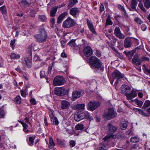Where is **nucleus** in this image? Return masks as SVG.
<instances>
[{"label":"nucleus","instance_id":"nucleus-15","mask_svg":"<svg viewBox=\"0 0 150 150\" xmlns=\"http://www.w3.org/2000/svg\"><path fill=\"white\" fill-rule=\"evenodd\" d=\"M70 103L66 100H63L61 102V108L62 110L68 109L70 106Z\"/></svg>","mask_w":150,"mask_h":150},{"label":"nucleus","instance_id":"nucleus-44","mask_svg":"<svg viewBox=\"0 0 150 150\" xmlns=\"http://www.w3.org/2000/svg\"><path fill=\"white\" fill-rule=\"evenodd\" d=\"M76 130H82L84 128V126L83 125L81 124H77L75 127Z\"/></svg>","mask_w":150,"mask_h":150},{"label":"nucleus","instance_id":"nucleus-48","mask_svg":"<svg viewBox=\"0 0 150 150\" xmlns=\"http://www.w3.org/2000/svg\"><path fill=\"white\" fill-rule=\"evenodd\" d=\"M75 41V40L72 39L67 44L71 47H74L76 45Z\"/></svg>","mask_w":150,"mask_h":150},{"label":"nucleus","instance_id":"nucleus-8","mask_svg":"<svg viewBox=\"0 0 150 150\" xmlns=\"http://www.w3.org/2000/svg\"><path fill=\"white\" fill-rule=\"evenodd\" d=\"M100 103L98 101H91L88 104L87 108L91 111H93L99 107Z\"/></svg>","mask_w":150,"mask_h":150},{"label":"nucleus","instance_id":"nucleus-37","mask_svg":"<svg viewBox=\"0 0 150 150\" xmlns=\"http://www.w3.org/2000/svg\"><path fill=\"white\" fill-rule=\"evenodd\" d=\"M132 101L135 102V103L139 107H140L142 106L143 103L142 101L138 100L137 98H136L134 100H132Z\"/></svg>","mask_w":150,"mask_h":150},{"label":"nucleus","instance_id":"nucleus-36","mask_svg":"<svg viewBox=\"0 0 150 150\" xmlns=\"http://www.w3.org/2000/svg\"><path fill=\"white\" fill-rule=\"evenodd\" d=\"M149 107H150V101L148 100H146L142 108L145 110Z\"/></svg>","mask_w":150,"mask_h":150},{"label":"nucleus","instance_id":"nucleus-33","mask_svg":"<svg viewBox=\"0 0 150 150\" xmlns=\"http://www.w3.org/2000/svg\"><path fill=\"white\" fill-rule=\"evenodd\" d=\"M55 146V144L54 143L53 138L50 137L49 138V147L50 149L53 148Z\"/></svg>","mask_w":150,"mask_h":150},{"label":"nucleus","instance_id":"nucleus-50","mask_svg":"<svg viewBox=\"0 0 150 150\" xmlns=\"http://www.w3.org/2000/svg\"><path fill=\"white\" fill-rule=\"evenodd\" d=\"M134 20L136 22L140 24H141L143 23V22L139 17H135Z\"/></svg>","mask_w":150,"mask_h":150},{"label":"nucleus","instance_id":"nucleus-42","mask_svg":"<svg viewBox=\"0 0 150 150\" xmlns=\"http://www.w3.org/2000/svg\"><path fill=\"white\" fill-rule=\"evenodd\" d=\"M0 10L3 15H5L6 14V9L5 6H3L0 7Z\"/></svg>","mask_w":150,"mask_h":150},{"label":"nucleus","instance_id":"nucleus-7","mask_svg":"<svg viewBox=\"0 0 150 150\" xmlns=\"http://www.w3.org/2000/svg\"><path fill=\"white\" fill-rule=\"evenodd\" d=\"M112 75L114 79H117L114 84L116 87L118 83L119 80L120 79L124 77V75L121 73L118 70H116L112 72Z\"/></svg>","mask_w":150,"mask_h":150},{"label":"nucleus","instance_id":"nucleus-56","mask_svg":"<svg viewBox=\"0 0 150 150\" xmlns=\"http://www.w3.org/2000/svg\"><path fill=\"white\" fill-rule=\"evenodd\" d=\"M76 144V142L73 140H71L69 142V145L71 147L74 146Z\"/></svg>","mask_w":150,"mask_h":150},{"label":"nucleus","instance_id":"nucleus-39","mask_svg":"<svg viewBox=\"0 0 150 150\" xmlns=\"http://www.w3.org/2000/svg\"><path fill=\"white\" fill-rule=\"evenodd\" d=\"M20 55L19 54H16L14 53H12L10 55V57L12 59H17L20 58Z\"/></svg>","mask_w":150,"mask_h":150},{"label":"nucleus","instance_id":"nucleus-12","mask_svg":"<svg viewBox=\"0 0 150 150\" xmlns=\"http://www.w3.org/2000/svg\"><path fill=\"white\" fill-rule=\"evenodd\" d=\"M114 34L120 39H124L125 36V35L121 33L120 29L119 27L116 26L114 30Z\"/></svg>","mask_w":150,"mask_h":150},{"label":"nucleus","instance_id":"nucleus-26","mask_svg":"<svg viewBox=\"0 0 150 150\" xmlns=\"http://www.w3.org/2000/svg\"><path fill=\"white\" fill-rule=\"evenodd\" d=\"M117 7L121 11L122 14L125 16H127L128 15L124 7L121 4H118Z\"/></svg>","mask_w":150,"mask_h":150},{"label":"nucleus","instance_id":"nucleus-52","mask_svg":"<svg viewBox=\"0 0 150 150\" xmlns=\"http://www.w3.org/2000/svg\"><path fill=\"white\" fill-rule=\"evenodd\" d=\"M127 123L126 122L122 123V124L121 125V129L123 130H125L127 128Z\"/></svg>","mask_w":150,"mask_h":150},{"label":"nucleus","instance_id":"nucleus-53","mask_svg":"<svg viewBox=\"0 0 150 150\" xmlns=\"http://www.w3.org/2000/svg\"><path fill=\"white\" fill-rule=\"evenodd\" d=\"M54 111L51 109L49 110V115L50 118L54 117Z\"/></svg>","mask_w":150,"mask_h":150},{"label":"nucleus","instance_id":"nucleus-18","mask_svg":"<svg viewBox=\"0 0 150 150\" xmlns=\"http://www.w3.org/2000/svg\"><path fill=\"white\" fill-rule=\"evenodd\" d=\"M80 12L79 10L77 8H71L69 11V13L74 17L75 18Z\"/></svg>","mask_w":150,"mask_h":150},{"label":"nucleus","instance_id":"nucleus-10","mask_svg":"<svg viewBox=\"0 0 150 150\" xmlns=\"http://www.w3.org/2000/svg\"><path fill=\"white\" fill-rule=\"evenodd\" d=\"M117 127L110 123H108L106 127V130L109 134H112L117 129Z\"/></svg>","mask_w":150,"mask_h":150},{"label":"nucleus","instance_id":"nucleus-40","mask_svg":"<svg viewBox=\"0 0 150 150\" xmlns=\"http://www.w3.org/2000/svg\"><path fill=\"white\" fill-rule=\"evenodd\" d=\"M112 24L113 22L110 19V16H108L106 20L105 26L108 25H111Z\"/></svg>","mask_w":150,"mask_h":150},{"label":"nucleus","instance_id":"nucleus-30","mask_svg":"<svg viewBox=\"0 0 150 150\" xmlns=\"http://www.w3.org/2000/svg\"><path fill=\"white\" fill-rule=\"evenodd\" d=\"M107 148L104 144V143H101L98 146V150H107Z\"/></svg>","mask_w":150,"mask_h":150},{"label":"nucleus","instance_id":"nucleus-11","mask_svg":"<svg viewBox=\"0 0 150 150\" xmlns=\"http://www.w3.org/2000/svg\"><path fill=\"white\" fill-rule=\"evenodd\" d=\"M83 53L86 57H89L93 54L92 48L89 46H87L84 47L83 50Z\"/></svg>","mask_w":150,"mask_h":150},{"label":"nucleus","instance_id":"nucleus-22","mask_svg":"<svg viewBox=\"0 0 150 150\" xmlns=\"http://www.w3.org/2000/svg\"><path fill=\"white\" fill-rule=\"evenodd\" d=\"M87 23L90 30L93 34H96L94 27L91 22L88 19H86Z\"/></svg>","mask_w":150,"mask_h":150},{"label":"nucleus","instance_id":"nucleus-61","mask_svg":"<svg viewBox=\"0 0 150 150\" xmlns=\"http://www.w3.org/2000/svg\"><path fill=\"white\" fill-rule=\"evenodd\" d=\"M60 42L62 46L63 47H64L66 44V40H62L60 41Z\"/></svg>","mask_w":150,"mask_h":150},{"label":"nucleus","instance_id":"nucleus-31","mask_svg":"<svg viewBox=\"0 0 150 150\" xmlns=\"http://www.w3.org/2000/svg\"><path fill=\"white\" fill-rule=\"evenodd\" d=\"M50 119L53 125H57L59 124V122L56 116H54Z\"/></svg>","mask_w":150,"mask_h":150},{"label":"nucleus","instance_id":"nucleus-45","mask_svg":"<svg viewBox=\"0 0 150 150\" xmlns=\"http://www.w3.org/2000/svg\"><path fill=\"white\" fill-rule=\"evenodd\" d=\"M139 140V139L138 136H134L131 138V141L133 143L137 142Z\"/></svg>","mask_w":150,"mask_h":150},{"label":"nucleus","instance_id":"nucleus-16","mask_svg":"<svg viewBox=\"0 0 150 150\" xmlns=\"http://www.w3.org/2000/svg\"><path fill=\"white\" fill-rule=\"evenodd\" d=\"M132 45L131 38L129 37L126 38L124 41V47L125 48H128L131 47Z\"/></svg>","mask_w":150,"mask_h":150},{"label":"nucleus","instance_id":"nucleus-43","mask_svg":"<svg viewBox=\"0 0 150 150\" xmlns=\"http://www.w3.org/2000/svg\"><path fill=\"white\" fill-rule=\"evenodd\" d=\"M143 69L144 71V72L147 75L150 74V68L146 67L145 65L144 64L143 65Z\"/></svg>","mask_w":150,"mask_h":150},{"label":"nucleus","instance_id":"nucleus-35","mask_svg":"<svg viewBox=\"0 0 150 150\" xmlns=\"http://www.w3.org/2000/svg\"><path fill=\"white\" fill-rule=\"evenodd\" d=\"M62 127L64 129H66L67 127L72 128V127L69 125L68 123L65 120L62 121Z\"/></svg>","mask_w":150,"mask_h":150},{"label":"nucleus","instance_id":"nucleus-1","mask_svg":"<svg viewBox=\"0 0 150 150\" xmlns=\"http://www.w3.org/2000/svg\"><path fill=\"white\" fill-rule=\"evenodd\" d=\"M39 34H35L34 36L35 41L40 43L45 42L47 38L48 35L47 31L43 26L39 28Z\"/></svg>","mask_w":150,"mask_h":150},{"label":"nucleus","instance_id":"nucleus-19","mask_svg":"<svg viewBox=\"0 0 150 150\" xmlns=\"http://www.w3.org/2000/svg\"><path fill=\"white\" fill-rule=\"evenodd\" d=\"M35 137L36 136L35 135H33L32 136H30L29 137L28 136H27L26 141L28 144L29 146H33Z\"/></svg>","mask_w":150,"mask_h":150},{"label":"nucleus","instance_id":"nucleus-23","mask_svg":"<svg viewBox=\"0 0 150 150\" xmlns=\"http://www.w3.org/2000/svg\"><path fill=\"white\" fill-rule=\"evenodd\" d=\"M68 14V12H65L61 14L57 18V23H60L63 21V19Z\"/></svg>","mask_w":150,"mask_h":150},{"label":"nucleus","instance_id":"nucleus-63","mask_svg":"<svg viewBox=\"0 0 150 150\" xmlns=\"http://www.w3.org/2000/svg\"><path fill=\"white\" fill-rule=\"evenodd\" d=\"M30 101L31 104L32 105H35L36 103L35 100L33 98L30 99Z\"/></svg>","mask_w":150,"mask_h":150},{"label":"nucleus","instance_id":"nucleus-2","mask_svg":"<svg viewBox=\"0 0 150 150\" xmlns=\"http://www.w3.org/2000/svg\"><path fill=\"white\" fill-rule=\"evenodd\" d=\"M117 115V112L113 108H109L104 113L103 116L105 119L109 120L115 117Z\"/></svg>","mask_w":150,"mask_h":150},{"label":"nucleus","instance_id":"nucleus-55","mask_svg":"<svg viewBox=\"0 0 150 150\" xmlns=\"http://www.w3.org/2000/svg\"><path fill=\"white\" fill-rule=\"evenodd\" d=\"M138 6L144 12L146 11V9L144 8L142 3L141 2L139 3V4Z\"/></svg>","mask_w":150,"mask_h":150},{"label":"nucleus","instance_id":"nucleus-28","mask_svg":"<svg viewBox=\"0 0 150 150\" xmlns=\"http://www.w3.org/2000/svg\"><path fill=\"white\" fill-rule=\"evenodd\" d=\"M135 52V51L134 50H132L129 52H127L126 51H125L124 52V53L125 54L126 56L128 57L131 59Z\"/></svg>","mask_w":150,"mask_h":150},{"label":"nucleus","instance_id":"nucleus-25","mask_svg":"<svg viewBox=\"0 0 150 150\" xmlns=\"http://www.w3.org/2000/svg\"><path fill=\"white\" fill-rule=\"evenodd\" d=\"M23 62V63L24 64H25L28 68H30L31 67L32 62L30 59L28 58H25Z\"/></svg>","mask_w":150,"mask_h":150},{"label":"nucleus","instance_id":"nucleus-13","mask_svg":"<svg viewBox=\"0 0 150 150\" xmlns=\"http://www.w3.org/2000/svg\"><path fill=\"white\" fill-rule=\"evenodd\" d=\"M137 96V93L134 90H132L131 92L127 93L125 94L127 99L128 100H130V101H129L130 102L132 101V100H133L132 99L136 97Z\"/></svg>","mask_w":150,"mask_h":150},{"label":"nucleus","instance_id":"nucleus-38","mask_svg":"<svg viewBox=\"0 0 150 150\" xmlns=\"http://www.w3.org/2000/svg\"><path fill=\"white\" fill-rule=\"evenodd\" d=\"M137 4V3L136 0H132L131 4V6L132 8L133 9H135Z\"/></svg>","mask_w":150,"mask_h":150},{"label":"nucleus","instance_id":"nucleus-59","mask_svg":"<svg viewBox=\"0 0 150 150\" xmlns=\"http://www.w3.org/2000/svg\"><path fill=\"white\" fill-rule=\"evenodd\" d=\"M141 60H142V63L144 61H149V59L148 57H146L144 56L142 57L141 58Z\"/></svg>","mask_w":150,"mask_h":150},{"label":"nucleus","instance_id":"nucleus-54","mask_svg":"<svg viewBox=\"0 0 150 150\" xmlns=\"http://www.w3.org/2000/svg\"><path fill=\"white\" fill-rule=\"evenodd\" d=\"M110 136H106L103 138V140L104 142L106 141H110Z\"/></svg>","mask_w":150,"mask_h":150},{"label":"nucleus","instance_id":"nucleus-62","mask_svg":"<svg viewBox=\"0 0 150 150\" xmlns=\"http://www.w3.org/2000/svg\"><path fill=\"white\" fill-rule=\"evenodd\" d=\"M40 77L41 78L44 77L45 76V72L43 71H41L40 72Z\"/></svg>","mask_w":150,"mask_h":150},{"label":"nucleus","instance_id":"nucleus-27","mask_svg":"<svg viewBox=\"0 0 150 150\" xmlns=\"http://www.w3.org/2000/svg\"><path fill=\"white\" fill-rule=\"evenodd\" d=\"M78 2L77 0H71L69 1V3L68 4V8L69 9Z\"/></svg>","mask_w":150,"mask_h":150},{"label":"nucleus","instance_id":"nucleus-4","mask_svg":"<svg viewBox=\"0 0 150 150\" xmlns=\"http://www.w3.org/2000/svg\"><path fill=\"white\" fill-rule=\"evenodd\" d=\"M90 115L88 113H85L81 111H79L74 115V120L77 122H79L85 118H89Z\"/></svg>","mask_w":150,"mask_h":150},{"label":"nucleus","instance_id":"nucleus-58","mask_svg":"<svg viewBox=\"0 0 150 150\" xmlns=\"http://www.w3.org/2000/svg\"><path fill=\"white\" fill-rule=\"evenodd\" d=\"M21 96L23 97H25L26 96V92L23 90H21L20 91Z\"/></svg>","mask_w":150,"mask_h":150},{"label":"nucleus","instance_id":"nucleus-6","mask_svg":"<svg viewBox=\"0 0 150 150\" xmlns=\"http://www.w3.org/2000/svg\"><path fill=\"white\" fill-rule=\"evenodd\" d=\"M54 94L58 96H63L68 94L69 90H66L63 87L55 88L54 91Z\"/></svg>","mask_w":150,"mask_h":150},{"label":"nucleus","instance_id":"nucleus-64","mask_svg":"<svg viewBox=\"0 0 150 150\" xmlns=\"http://www.w3.org/2000/svg\"><path fill=\"white\" fill-rule=\"evenodd\" d=\"M104 6L103 4H101L100 5V12H102L103 11H104Z\"/></svg>","mask_w":150,"mask_h":150},{"label":"nucleus","instance_id":"nucleus-14","mask_svg":"<svg viewBox=\"0 0 150 150\" xmlns=\"http://www.w3.org/2000/svg\"><path fill=\"white\" fill-rule=\"evenodd\" d=\"M84 92L82 90L76 91H74L72 94L73 101L80 98L82 94H83Z\"/></svg>","mask_w":150,"mask_h":150},{"label":"nucleus","instance_id":"nucleus-60","mask_svg":"<svg viewBox=\"0 0 150 150\" xmlns=\"http://www.w3.org/2000/svg\"><path fill=\"white\" fill-rule=\"evenodd\" d=\"M95 55L98 57H100L101 56V52L98 50H96L95 52Z\"/></svg>","mask_w":150,"mask_h":150},{"label":"nucleus","instance_id":"nucleus-3","mask_svg":"<svg viewBox=\"0 0 150 150\" xmlns=\"http://www.w3.org/2000/svg\"><path fill=\"white\" fill-rule=\"evenodd\" d=\"M89 60L91 65L95 68L99 69L102 65V62L96 57H91Z\"/></svg>","mask_w":150,"mask_h":150},{"label":"nucleus","instance_id":"nucleus-41","mask_svg":"<svg viewBox=\"0 0 150 150\" xmlns=\"http://www.w3.org/2000/svg\"><path fill=\"white\" fill-rule=\"evenodd\" d=\"M144 2V6L147 8L148 9L150 7V0H143Z\"/></svg>","mask_w":150,"mask_h":150},{"label":"nucleus","instance_id":"nucleus-9","mask_svg":"<svg viewBox=\"0 0 150 150\" xmlns=\"http://www.w3.org/2000/svg\"><path fill=\"white\" fill-rule=\"evenodd\" d=\"M65 80L63 77L57 76L54 79L53 84L54 86H59L63 85L65 82Z\"/></svg>","mask_w":150,"mask_h":150},{"label":"nucleus","instance_id":"nucleus-49","mask_svg":"<svg viewBox=\"0 0 150 150\" xmlns=\"http://www.w3.org/2000/svg\"><path fill=\"white\" fill-rule=\"evenodd\" d=\"M111 137L115 139H119L121 137V135L119 133H117L115 135H112L111 134Z\"/></svg>","mask_w":150,"mask_h":150},{"label":"nucleus","instance_id":"nucleus-51","mask_svg":"<svg viewBox=\"0 0 150 150\" xmlns=\"http://www.w3.org/2000/svg\"><path fill=\"white\" fill-rule=\"evenodd\" d=\"M5 115V113L2 108H0V117L4 118Z\"/></svg>","mask_w":150,"mask_h":150},{"label":"nucleus","instance_id":"nucleus-21","mask_svg":"<svg viewBox=\"0 0 150 150\" xmlns=\"http://www.w3.org/2000/svg\"><path fill=\"white\" fill-rule=\"evenodd\" d=\"M121 89L123 93H125V95L127 93L130 91L131 90V88L129 86L124 85H122L121 87Z\"/></svg>","mask_w":150,"mask_h":150},{"label":"nucleus","instance_id":"nucleus-20","mask_svg":"<svg viewBox=\"0 0 150 150\" xmlns=\"http://www.w3.org/2000/svg\"><path fill=\"white\" fill-rule=\"evenodd\" d=\"M32 3V0H22L20 3V5L24 7L29 6Z\"/></svg>","mask_w":150,"mask_h":150},{"label":"nucleus","instance_id":"nucleus-57","mask_svg":"<svg viewBox=\"0 0 150 150\" xmlns=\"http://www.w3.org/2000/svg\"><path fill=\"white\" fill-rule=\"evenodd\" d=\"M141 28L143 31H144L146 30L147 28V26L146 24H143L141 26Z\"/></svg>","mask_w":150,"mask_h":150},{"label":"nucleus","instance_id":"nucleus-17","mask_svg":"<svg viewBox=\"0 0 150 150\" xmlns=\"http://www.w3.org/2000/svg\"><path fill=\"white\" fill-rule=\"evenodd\" d=\"M132 64L136 66H139L142 63L141 58L134 56L132 60Z\"/></svg>","mask_w":150,"mask_h":150},{"label":"nucleus","instance_id":"nucleus-47","mask_svg":"<svg viewBox=\"0 0 150 150\" xmlns=\"http://www.w3.org/2000/svg\"><path fill=\"white\" fill-rule=\"evenodd\" d=\"M57 9L56 8H53L50 11V16L54 17L55 15Z\"/></svg>","mask_w":150,"mask_h":150},{"label":"nucleus","instance_id":"nucleus-32","mask_svg":"<svg viewBox=\"0 0 150 150\" xmlns=\"http://www.w3.org/2000/svg\"><path fill=\"white\" fill-rule=\"evenodd\" d=\"M22 125L23 128V130L25 133H28L32 132V131L28 129V126L26 123H23Z\"/></svg>","mask_w":150,"mask_h":150},{"label":"nucleus","instance_id":"nucleus-24","mask_svg":"<svg viewBox=\"0 0 150 150\" xmlns=\"http://www.w3.org/2000/svg\"><path fill=\"white\" fill-rule=\"evenodd\" d=\"M57 144L59 146L62 147H66L67 146L66 141L63 139H59L58 138L57 139Z\"/></svg>","mask_w":150,"mask_h":150},{"label":"nucleus","instance_id":"nucleus-29","mask_svg":"<svg viewBox=\"0 0 150 150\" xmlns=\"http://www.w3.org/2000/svg\"><path fill=\"white\" fill-rule=\"evenodd\" d=\"M85 106V104L84 103L77 104L74 105V110L77 109H83Z\"/></svg>","mask_w":150,"mask_h":150},{"label":"nucleus","instance_id":"nucleus-5","mask_svg":"<svg viewBox=\"0 0 150 150\" xmlns=\"http://www.w3.org/2000/svg\"><path fill=\"white\" fill-rule=\"evenodd\" d=\"M76 24V22L74 19L68 17L63 23L62 26L65 28H69L74 26Z\"/></svg>","mask_w":150,"mask_h":150},{"label":"nucleus","instance_id":"nucleus-46","mask_svg":"<svg viewBox=\"0 0 150 150\" xmlns=\"http://www.w3.org/2000/svg\"><path fill=\"white\" fill-rule=\"evenodd\" d=\"M38 18L39 20L41 21L46 22L47 20L46 17L44 15H39Z\"/></svg>","mask_w":150,"mask_h":150},{"label":"nucleus","instance_id":"nucleus-34","mask_svg":"<svg viewBox=\"0 0 150 150\" xmlns=\"http://www.w3.org/2000/svg\"><path fill=\"white\" fill-rule=\"evenodd\" d=\"M14 101L16 104H20L21 103V98L20 96H17L14 98Z\"/></svg>","mask_w":150,"mask_h":150}]
</instances>
